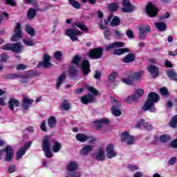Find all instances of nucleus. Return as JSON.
Listing matches in <instances>:
<instances>
[{
	"label": "nucleus",
	"instance_id": "nucleus-1",
	"mask_svg": "<svg viewBox=\"0 0 177 177\" xmlns=\"http://www.w3.org/2000/svg\"><path fill=\"white\" fill-rule=\"evenodd\" d=\"M72 63L77 67H80L84 75H88L91 73V65L88 60L82 62V58L80 55H75L72 59Z\"/></svg>",
	"mask_w": 177,
	"mask_h": 177
},
{
	"label": "nucleus",
	"instance_id": "nucleus-2",
	"mask_svg": "<svg viewBox=\"0 0 177 177\" xmlns=\"http://www.w3.org/2000/svg\"><path fill=\"white\" fill-rule=\"evenodd\" d=\"M67 172L66 177H81V172L75 171L78 169L77 162H70L66 167Z\"/></svg>",
	"mask_w": 177,
	"mask_h": 177
},
{
	"label": "nucleus",
	"instance_id": "nucleus-3",
	"mask_svg": "<svg viewBox=\"0 0 177 177\" xmlns=\"http://www.w3.org/2000/svg\"><path fill=\"white\" fill-rule=\"evenodd\" d=\"M87 89L93 94H88L82 97V102L84 104H88V103L93 102L96 98V96H97V93H99V91L94 87L89 86Z\"/></svg>",
	"mask_w": 177,
	"mask_h": 177
},
{
	"label": "nucleus",
	"instance_id": "nucleus-4",
	"mask_svg": "<svg viewBox=\"0 0 177 177\" xmlns=\"http://www.w3.org/2000/svg\"><path fill=\"white\" fill-rule=\"evenodd\" d=\"M111 102L113 104L112 107V114L115 117H120L122 114V111H121V102L115 100L114 97L111 98Z\"/></svg>",
	"mask_w": 177,
	"mask_h": 177
},
{
	"label": "nucleus",
	"instance_id": "nucleus-5",
	"mask_svg": "<svg viewBox=\"0 0 177 177\" xmlns=\"http://www.w3.org/2000/svg\"><path fill=\"white\" fill-rule=\"evenodd\" d=\"M88 56L91 59H102L103 57V48L98 47L91 49L88 52Z\"/></svg>",
	"mask_w": 177,
	"mask_h": 177
},
{
	"label": "nucleus",
	"instance_id": "nucleus-6",
	"mask_svg": "<svg viewBox=\"0 0 177 177\" xmlns=\"http://www.w3.org/2000/svg\"><path fill=\"white\" fill-rule=\"evenodd\" d=\"M121 142L126 143L127 146H131V145H133L135 142V138L129 134L127 131H124L121 135Z\"/></svg>",
	"mask_w": 177,
	"mask_h": 177
},
{
	"label": "nucleus",
	"instance_id": "nucleus-7",
	"mask_svg": "<svg viewBox=\"0 0 177 177\" xmlns=\"http://www.w3.org/2000/svg\"><path fill=\"white\" fill-rule=\"evenodd\" d=\"M146 12L147 15L150 17H156L157 13H158V10L153 3L149 2L146 6Z\"/></svg>",
	"mask_w": 177,
	"mask_h": 177
},
{
	"label": "nucleus",
	"instance_id": "nucleus-8",
	"mask_svg": "<svg viewBox=\"0 0 177 177\" xmlns=\"http://www.w3.org/2000/svg\"><path fill=\"white\" fill-rule=\"evenodd\" d=\"M65 34L67 35V37L71 38V41H78V37H77V35H82V32L75 29H67L66 30Z\"/></svg>",
	"mask_w": 177,
	"mask_h": 177
},
{
	"label": "nucleus",
	"instance_id": "nucleus-9",
	"mask_svg": "<svg viewBox=\"0 0 177 177\" xmlns=\"http://www.w3.org/2000/svg\"><path fill=\"white\" fill-rule=\"evenodd\" d=\"M53 64L50 63V56L48 54H44L43 57V62H39L37 67H44V68H49L52 67Z\"/></svg>",
	"mask_w": 177,
	"mask_h": 177
},
{
	"label": "nucleus",
	"instance_id": "nucleus-10",
	"mask_svg": "<svg viewBox=\"0 0 177 177\" xmlns=\"http://www.w3.org/2000/svg\"><path fill=\"white\" fill-rule=\"evenodd\" d=\"M4 153H6L4 158L6 162H10L13 160V156H15V149L13 147L8 146L4 149Z\"/></svg>",
	"mask_w": 177,
	"mask_h": 177
},
{
	"label": "nucleus",
	"instance_id": "nucleus-11",
	"mask_svg": "<svg viewBox=\"0 0 177 177\" xmlns=\"http://www.w3.org/2000/svg\"><path fill=\"white\" fill-rule=\"evenodd\" d=\"M151 31V28L147 25H143L139 28V38L142 41H145L146 39V34L147 32H150Z\"/></svg>",
	"mask_w": 177,
	"mask_h": 177
},
{
	"label": "nucleus",
	"instance_id": "nucleus-12",
	"mask_svg": "<svg viewBox=\"0 0 177 177\" xmlns=\"http://www.w3.org/2000/svg\"><path fill=\"white\" fill-rule=\"evenodd\" d=\"M21 39V28L20 24L17 23L15 26V35L11 37V41L16 42Z\"/></svg>",
	"mask_w": 177,
	"mask_h": 177
},
{
	"label": "nucleus",
	"instance_id": "nucleus-13",
	"mask_svg": "<svg viewBox=\"0 0 177 177\" xmlns=\"http://www.w3.org/2000/svg\"><path fill=\"white\" fill-rule=\"evenodd\" d=\"M122 6L124 7L122 10L124 13H131L135 10V6L131 3L129 0H124L122 2Z\"/></svg>",
	"mask_w": 177,
	"mask_h": 177
},
{
	"label": "nucleus",
	"instance_id": "nucleus-14",
	"mask_svg": "<svg viewBox=\"0 0 177 177\" xmlns=\"http://www.w3.org/2000/svg\"><path fill=\"white\" fill-rule=\"evenodd\" d=\"M106 152L107 158H114V157H117V152L114 150V145L112 144L106 145Z\"/></svg>",
	"mask_w": 177,
	"mask_h": 177
},
{
	"label": "nucleus",
	"instance_id": "nucleus-15",
	"mask_svg": "<svg viewBox=\"0 0 177 177\" xmlns=\"http://www.w3.org/2000/svg\"><path fill=\"white\" fill-rule=\"evenodd\" d=\"M142 110L144 111H150L151 113H156V107H154V102L147 99V102L144 104L142 106Z\"/></svg>",
	"mask_w": 177,
	"mask_h": 177
},
{
	"label": "nucleus",
	"instance_id": "nucleus-16",
	"mask_svg": "<svg viewBox=\"0 0 177 177\" xmlns=\"http://www.w3.org/2000/svg\"><path fill=\"white\" fill-rule=\"evenodd\" d=\"M32 103H34V100L26 97H24L22 100L21 107L24 113L27 111V110H28L30 107H31V104H32Z\"/></svg>",
	"mask_w": 177,
	"mask_h": 177
},
{
	"label": "nucleus",
	"instance_id": "nucleus-17",
	"mask_svg": "<svg viewBox=\"0 0 177 177\" xmlns=\"http://www.w3.org/2000/svg\"><path fill=\"white\" fill-rule=\"evenodd\" d=\"M93 122L95 124V128H97L98 130H100L103 127L102 125H109V124H110V120L107 118H101L94 121Z\"/></svg>",
	"mask_w": 177,
	"mask_h": 177
},
{
	"label": "nucleus",
	"instance_id": "nucleus-18",
	"mask_svg": "<svg viewBox=\"0 0 177 177\" xmlns=\"http://www.w3.org/2000/svg\"><path fill=\"white\" fill-rule=\"evenodd\" d=\"M30 146H31V143L28 142L18 151V152L17 153V160H20V158H21V157H23L24 155L26 154V151H27V149H29Z\"/></svg>",
	"mask_w": 177,
	"mask_h": 177
},
{
	"label": "nucleus",
	"instance_id": "nucleus-19",
	"mask_svg": "<svg viewBox=\"0 0 177 177\" xmlns=\"http://www.w3.org/2000/svg\"><path fill=\"white\" fill-rule=\"evenodd\" d=\"M20 104L19 101L15 98H10L8 102V107L11 111H14L15 107H19Z\"/></svg>",
	"mask_w": 177,
	"mask_h": 177
},
{
	"label": "nucleus",
	"instance_id": "nucleus-20",
	"mask_svg": "<svg viewBox=\"0 0 177 177\" xmlns=\"http://www.w3.org/2000/svg\"><path fill=\"white\" fill-rule=\"evenodd\" d=\"M147 71L150 73L152 77L155 78V77H158V67L154 65H150L147 68Z\"/></svg>",
	"mask_w": 177,
	"mask_h": 177
},
{
	"label": "nucleus",
	"instance_id": "nucleus-21",
	"mask_svg": "<svg viewBox=\"0 0 177 177\" xmlns=\"http://www.w3.org/2000/svg\"><path fill=\"white\" fill-rule=\"evenodd\" d=\"M93 150V145H85L80 151V156H88Z\"/></svg>",
	"mask_w": 177,
	"mask_h": 177
},
{
	"label": "nucleus",
	"instance_id": "nucleus-22",
	"mask_svg": "<svg viewBox=\"0 0 177 177\" xmlns=\"http://www.w3.org/2000/svg\"><path fill=\"white\" fill-rule=\"evenodd\" d=\"M95 159L97 160V161H104L106 160V155L104 154V150L103 149L100 148L98 151L95 153Z\"/></svg>",
	"mask_w": 177,
	"mask_h": 177
},
{
	"label": "nucleus",
	"instance_id": "nucleus-23",
	"mask_svg": "<svg viewBox=\"0 0 177 177\" xmlns=\"http://www.w3.org/2000/svg\"><path fill=\"white\" fill-rule=\"evenodd\" d=\"M12 52L15 53H21L23 52V44L21 43L12 44Z\"/></svg>",
	"mask_w": 177,
	"mask_h": 177
},
{
	"label": "nucleus",
	"instance_id": "nucleus-24",
	"mask_svg": "<svg viewBox=\"0 0 177 177\" xmlns=\"http://www.w3.org/2000/svg\"><path fill=\"white\" fill-rule=\"evenodd\" d=\"M67 77V75H66V73H63L60 75L57 79V84H56V88L57 89H59L60 86H62V84L66 81V78Z\"/></svg>",
	"mask_w": 177,
	"mask_h": 177
},
{
	"label": "nucleus",
	"instance_id": "nucleus-25",
	"mask_svg": "<svg viewBox=\"0 0 177 177\" xmlns=\"http://www.w3.org/2000/svg\"><path fill=\"white\" fill-rule=\"evenodd\" d=\"M76 140L78 142H81V143H85V142H88V139H89V136L86 135L84 133H78L75 136Z\"/></svg>",
	"mask_w": 177,
	"mask_h": 177
},
{
	"label": "nucleus",
	"instance_id": "nucleus-26",
	"mask_svg": "<svg viewBox=\"0 0 177 177\" xmlns=\"http://www.w3.org/2000/svg\"><path fill=\"white\" fill-rule=\"evenodd\" d=\"M148 100L153 103H157L160 100V95L157 93L151 92L148 95Z\"/></svg>",
	"mask_w": 177,
	"mask_h": 177
},
{
	"label": "nucleus",
	"instance_id": "nucleus-27",
	"mask_svg": "<svg viewBox=\"0 0 177 177\" xmlns=\"http://www.w3.org/2000/svg\"><path fill=\"white\" fill-rule=\"evenodd\" d=\"M51 143L53 144V151L54 153H59L62 149V144L56 141V140H52Z\"/></svg>",
	"mask_w": 177,
	"mask_h": 177
},
{
	"label": "nucleus",
	"instance_id": "nucleus-28",
	"mask_svg": "<svg viewBox=\"0 0 177 177\" xmlns=\"http://www.w3.org/2000/svg\"><path fill=\"white\" fill-rule=\"evenodd\" d=\"M52 141L49 140V137L45 136L42 141V149L43 150L50 149V143Z\"/></svg>",
	"mask_w": 177,
	"mask_h": 177
},
{
	"label": "nucleus",
	"instance_id": "nucleus-29",
	"mask_svg": "<svg viewBox=\"0 0 177 177\" xmlns=\"http://www.w3.org/2000/svg\"><path fill=\"white\" fill-rule=\"evenodd\" d=\"M48 127L50 129H53V128H55L57 124V120L56 119V117L55 116H50L48 120Z\"/></svg>",
	"mask_w": 177,
	"mask_h": 177
},
{
	"label": "nucleus",
	"instance_id": "nucleus-30",
	"mask_svg": "<svg viewBox=\"0 0 177 177\" xmlns=\"http://www.w3.org/2000/svg\"><path fill=\"white\" fill-rule=\"evenodd\" d=\"M124 44L122 41H115L109 46H106V50L109 51L111 49H114V48H122Z\"/></svg>",
	"mask_w": 177,
	"mask_h": 177
},
{
	"label": "nucleus",
	"instance_id": "nucleus-31",
	"mask_svg": "<svg viewBox=\"0 0 177 177\" xmlns=\"http://www.w3.org/2000/svg\"><path fill=\"white\" fill-rule=\"evenodd\" d=\"M136 57V56L135 55V54L130 53L124 57V58L123 59V62L124 63H132V62L135 60Z\"/></svg>",
	"mask_w": 177,
	"mask_h": 177
},
{
	"label": "nucleus",
	"instance_id": "nucleus-32",
	"mask_svg": "<svg viewBox=\"0 0 177 177\" xmlns=\"http://www.w3.org/2000/svg\"><path fill=\"white\" fill-rule=\"evenodd\" d=\"M21 74L17 73H9L3 76L4 80H17V78H21Z\"/></svg>",
	"mask_w": 177,
	"mask_h": 177
},
{
	"label": "nucleus",
	"instance_id": "nucleus-33",
	"mask_svg": "<svg viewBox=\"0 0 177 177\" xmlns=\"http://www.w3.org/2000/svg\"><path fill=\"white\" fill-rule=\"evenodd\" d=\"M155 27L159 30V31H165L167 30V24L164 22H156Z\"/></svg>",
	"mask_w": 177,
	"mask_h": 177
},
{
	"label": "nucleus",
	"instance_id": "nucleus-34",
	"mask_svg": "<svg viewBox=\"0 0 177 177\" xmlns=\"http://www.w3.org/2000/svg\"><path fill=\"white\" fill-rule=\"evenodd\" d=\"M25 30L28 35H30V37H35V30H34L30 25H26Z\"/></svg>",
	"mask_w": 177,
	"mask_h": 177
},
{
	"label": "nucleus",
	"instance_id": "nucleus-35",
	"mask_svg": "<svg viewBox=\"0 0 177 177\" xmlns=\"http://www.w3.org/2000/svg\"><path fill=\"white\" fill-rule=\"evenodd\" d=\"M128 52H130L129 48H119L113 50V55L121 56V55H124V53H127Z\"/></svg>",
	"mask_w": 177,
	"mask_h": 177
},
{
	"label": "nucleus",
	"instance_id": "nucleus-36",
	"mask_svg": "<svg viewBox=\"0 0 177 177\" xmlns=\"http://www.w3.org/2000/svg\"><path fill=\"white\" fill-rule=\"evenodd\" d=\"M27 16H28V19H34V17H35V16H37V11L35 10V9L30 8L28 9V12H27Z\"/></svg>",
	"mask_w": 177,
	"mask_h": 177
},
{
	"label": "nucleus",
	"instance_id": "nucleus-37",
	"mask_svg": "<svg viewBox=\"0 0 177 177\" xmlns=\"http://www.w3.org/2000/svg\"><path fill=\"white\" fill-rule=\"evenodd\" d=\"M120 24H121V21L118 17H114L110 23L111 27H117V26H120Z\"/></svg>",
	"mask_w": 177,
	"mask_h": 177
},
{
	"label": "nucleus",
	"instance_id": "nucleus-38",
	"mask_svg": "<svg viewBox=\"0 0 177 177\" xmlns=\"http://www.w3.org/2000/svg\"><path fill=\"white\" fill-rule=\"evenodd\" d=\"M167 74L171 80H173L174 81H177V73L176 72L172 71V70H169L167 72Z\"/></svg>",
	"mask_w": 177,
	"mask_h": 177
},
{
	"label": "nucleus",
	"instance_id": "nucleus-39",
	"mask_svg": "<svg viewBox=\"0 0 177 177\" xmlns=\"http://www.w3.org/2000/svg\"><path fill=\"white\" fill-rule=\"evenodd\" d=\"M69 5H71L75 9H81V4L76 0H68Z\"/></svg>",
	"mask_w": 177,
	"mask_h": 177
},
{
	"label": "nucleus",
	"instance_id": "nucleus-40",
	"mask_svg": "<svg viewBox=\"0 0 177 177\" xmlns=\"http://www.w3.org/2000/svg\"><path fill=\"white\" fill-rule=\"evenodd\" d=\"M142 75H143V71H140V72H136L133 73L132 75V78L133 81H139L140 78H142Z\"/></svg>",
	"mask_w": 177,
	"mask_h": 177
},
{
	"label": "nucleus",
	"instance_id": "nucleus-41",
	"mask_svg": "<svg viewBox=\"0 0 177 177\" xmlns=\"http://www.w3.org/2000/svg\"><path fill=\"white\" fill-rule=\"evenodd\" d=\"M75 26L78 27V28H80L82 31H88V28H86V26H85L84 22L77 21L75 22Z\"/></svg>",
	"mask_w": 177,
	"mask_h": 177
},
{
	"label": "nucleus",
	"instance_id": "nucleus-42",
	"mask_svg": "<svg viewBox=\"0 0 177 177\" xmlns=\"http://www.w3.org/2000/svg\"><path fill=\"white\" fill-rule=\"evenodd\" d=\"M138 100H139L136 97V95L135 94L133 95H130V96L127 97L124 100L126 103H129V104L132 103V102H138Z\"/></svg>",
	"mask_w": 177,
	"mask_h": 177
},
{
	"label": "nucleus",
	"instance_id": "nucleus-43",
	"mask_svg": "<svg viewBox=\"0 0 177 177\" xmlns=\"http://www.w3.org/2000/svg\"><path fill=\"white\" fill-rule=\"evenodd\" d=\"M169 140H171V137H169L168 134H163L160 137V141L162 142V143H167Z\"/></svg>",
	"mask_w": 177,
	"mask_h": 177
},
{
	"label": "nucleus",
	"instance_id": "nucleus-44",
	"mask_svg": "<svg viewBox=\"0 0 177 177\" xmlns=\"http://www.w3.org/2000/svg\"><path fill=\"white\" fill-rule=\"evenodd\" d=\"M143 95H145V91L142 88L136 90L134 94L138 100L140 99V97H142V96H143Z\"/></svg>",
	"mask_w": 177,
	"mask_h": 177
},
{
	"label": "nucleus",
	"instance_id": "nucleus-45",
	"mask_svg": "<svg viewBox=\"0 0 177 177\" xmlns=\"http://www.w3.org/2000/svg\"><path fill=\"white\" fill-rule=\"evenodd\" d=\"M117 75H118V73L117 72H112L108 77V80L109 81V82H115V77H117Z\"/></svg>",
	"mask_w": 177,
	"mask_h": 177
},
{
	"label": "nucleus",
	"instance_id": "nucleus-46",
	"mask_svg": "<svg viewBox=\"0 0 177 177\" xmlns=\"http://www.w3.org/2000/svg\"><path fill=\"white\" fill-rule=\"evenodd\" d=\"M70 103H68L67 100L63 101L62 104H61V109L65 111L70 110Z\"/></svg>",
	"mask_w": 177,
	"mask_h": 177
},
{
	"label": "nucleus",
	"instance_id": "nucleus-47",
	"mask_svg": "<svg viewBox=\"0 0 177 177\" xmlns=\"http://www.w3.org/2000/svg\"><path fill=\"white\" fill-rule=\"evenodd\" d=\"M23 41L26 46H34V45H35V42L30 38L24 39Z\"/></svg>",
	"mask_w": 177,
	"mask_h": 177
},
{
	"label": "nucleus",
	"instance_id": "nucleus-48",
	"mask_svg": "<svg viewBox=\"0 0 177 177\" xmlns=\"http://www.w3.org/2000/svg\"><path fill=\"white\" fill-rule=\"evenodd\" d=\"M170 127H171V128H176V127H177V115H174L172 118L171 121L170 122Z\"/></svg>",
	"mask_w": 177,
	"mask_h": 177
},
{
	"label": "nucleus",
	"instance_id": "nucleus-49",
	"mask_svg": "<svg viewBox=\"0 0 177 177\" xmlns=\"http://www.w3.org/2000/svg\"><path fill=\"white\" fill-rule=\"evenodd\" d=\"M77 73H78L77 68H75V67H74L73 66H71L69 68V74L71 75V77H75Z\"/></svg>",
	"mask_w": 177,
	"mask_h": 177
},
{
	"label": "nucleus",
	"instance_id": "nucleus-50",
	"mask_svg": "<svg viewBox=\"0 0 177 177\" xmlns=\"http://www.w3.org/2000/svg\"><path fill=\"white\" fill-rule=\"evenodd\" d=\"M54 57L56 60H62L63 57V53L62 51H57L54 53Z\"/></svg>",
	"mask_w": 177,
	"mask_h": 177
},
{
	"label": "nucleus",
	"instance_id": "nucleus-51",
	"mask_svg": "<svg viewBox=\"0 0 177 177\" xmlns=\"http://www.w3.org/2000/svg\"><path fill=\"white\" fill-rule=\"evenodd\" d=\"M122 81L124 82V84H127V85H132V82H133V78L132 76H130L126 79H123Z\"/></svg>",
	"mask_w": 177,
	"mask_h": 177
},
{
	"label": "nucleus",
	"instance_id": "nucleus-52",
	"mask_svg": "<svg viewBox=\"0 0 177 177\" xmlns=\"http://www.w3.org/2000/svg\"><path fill=\"white\" fill-rule=\"evenodd\" d=\"M50 8H53V5L48 4L46 5L44 8H37V10L39 12H46L48 9H50Z\"/></svg>",
	"mask_w": 177,
	"mask_h": 177
},
{
	"label": "nucleus",
	"instance_id": "nucleus-53",
	"mask_svg": "<svg viewBox=\"0 0 177 177\" xmlns=\"http://www.w3.org/2000/svg\"><path fill=\"white\" fill-rule=\"evenodd\" d=\"M109 8L111 12H115V10L118 9V3H113L112 4H110Z\"/></svg>",
	"mask_w": 177,
	"mask_h": 177
},
{
	"label": "nucleus",
	"instance_id": "nucleus-54",
	"mask_svg": "<svg viewBox=\"0 0 177 177\" xmlns=\"http://www.w3.org/2000/svg\"><path fill=\"white\" fill-rule=\"evenodd\" d=\"M12 44H7L2 46L1 49L3 50H11L12 52Z\"/></svg>",
	"mask_w": 177,
	"mask_h": 177
},
{
	"label": "nucleus",
	"instance_id": "nucleus-55",
	"mask_svg": "<svg viewBox=\"0 0 177 177\" xmlns=\"http://www.w3.org/2000/svg\"><path fill=\"white\" fill-rule=\"evenodd\" d=\"M19 78L21 79L20 80L21 84H27V82H28V76L27 75H21V77Z\"/></svg>",
	"mask_w": 177,
	"mask_h": 177
},
{
	"label": "nucleus",
	"instance_id": "nucleus-56",
	"mask_svg": "<svg viewBox=\"0 0 177 177\" xmlns=\"http://www.w3.org/2000/svg\"><path fill=\"white\" fill-rule=\"evenodd\" d=\"M40 129L44 132H48V129L46 128V121L44 120L43 122H41Z\"/></svg>",
	"mask_w": 177,
	"mask_h": 177
},
{
	"label": "nucleus",
	"instance_id": "nucleus-57",
	"mask_svg": "<svg viewBox=\"0 0 177 177\" xmlns=\"http://www.w3.org/2000/svg\"><path fill=\"white\" fill-rule=\"evenodd\" d=\"M126 35L128 37V38H130V39H133V38H135V35L133 34V31L131 30H128L127 31Z\"/></svg>",
	"mask_w": 177,
	"mask_h": 177
},
{
	"label": "nucleus",
	"instance_id": "nucleus-58",
	"mask_svg": "<svg viewBox=\"0 0 177 177\" xmlns=\"http://www.w3.org/2000/svg\"><path fill=\"white\" fill-rule=\"evenodd\" d=\"M43 151H44L45 156H46L48 158H52V157H53V154L52 152L50 151V149L43 150Z\"/></svg>",
	"mask_w": 177,
	"mask_h": 177
},
{
	"label": "nucleus",
	"instance_id": "nucleus-59",
	"mask_svg": "<svg viewBox=\"0 0 177 177\" xmlns=\"http://www.w3.org/2000/svg\"><path fill=\"white\" fill-rule=\"evenodd\" d=\"M114 33L116 38H122V37H124L122 32L118 30H115Z\"/></svg>",
	"mask_w": 177,
	"mask_h": 177
},
{
	"label": "nucleus",
	"instance_id": "nucleus-60",
	"mask_svg": "<svg viewBox=\"0 0 177 177\" xmlns=\"http://www.w3.org/2000/svg\"><path fill=\"white\" fill-rule=\"evenodd\" d=\"M168 165H174L176 164V157H171L167 162Z\"/></svg>",
	"mask_w": 177,
	"mask_h": 177
},
{
	"label": "nucleus",
	"instance_id": "nucleus-61",
	"mask_svg": "<svg viewBox=\"0 0 177 177\" xmlns=\"http://www.w3.org/2000/svg\"><path fill=\"white\" fill-rule=\"evenodd\" d=\"M8 172L10 174H13V172H16V165H10V166L8 167Z\"/></svg>",
	"mask_w": 177,
	"mask_h": 177
},
{
	"label": "nucleus",
	"instance_id": "nucleus-62",
	"mask_svg": "<svg viewBox=\"0 0 177 177\" xmlns=\"http://www.w3.org/2000/svg\"><path fill=\"white\" fill-rule=\"evenodd\" d=\"M128 169L130 171H138V169H139V167H138V165H129L128 166Z\"/></svg>",
	"mask_w": 177,
	"mask_h": 177
},
{
	"label": "nucleus",
	"instance_id": "nucleus-63",
	"mask_svg": "<svg viewBox=\"0 0 177 177\" xmlns=\"http://www.w3.org/2000/svg\"><path fill=\"white\" fill-rule=\"evenodd\" d=\"M143 127H145L146 129H148V131H151V129H153V126L146 122H144Z\"/></svg>",
	"mask_w": 177,
	"mask_h": 177
},
{
	"label": "nucleus",
	"instance_id": "nucleus-64",
	"mask_svg": "<svg viewBox=\"0 0 177 177\" xmlns=\"http://www.w3.org/2000/svg\"><path fill=\"white\" fill-rule=\"evenodd\" d=\"M27 68V66L24 65V64H19L17 66V70L20 71V70H26Z\"/></svg>",
	"mask_w": 177,
	"mask_h": 177
}]
</instances>
